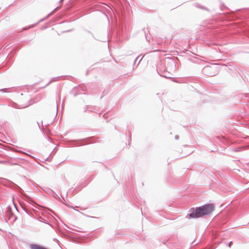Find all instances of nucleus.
Segmentation results:
<instances>
[{
  "label": "nucleus",
  "mask_w": 249,
  "mask_h": 249,
  "mask_svg": "<svg viewBox=\"0 0 249 249\" xmlns=\"http://www.w3.org/2000/svg\"><path fill=\"white\" fill-rule=\"evenodd\" d=\"M213 209L214 207L213 204L204 205L197 208L195 212L191 213L190 217L191 218L199 217L208 214L213 211Z\"/></svg>",
  "instance_id": "obj_1"
}]
</instances>
